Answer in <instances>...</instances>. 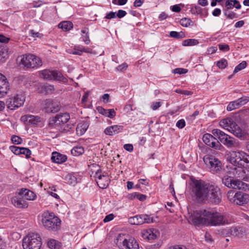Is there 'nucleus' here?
Returning a JSON list of instances; mask_svg holds the SVG:
<instances>
[{
  "instance_id": "1",
  "label": "nucleus",
  "mask_w": 249,
  "mask_h": 249,
  "mask_svg": "<svg viewBox=\"0 0 249 249\" xmlns=\"http://www.w3.org/2000/svg\"><path fill=\"white\" fill-rule=\"evenodd\" d=\"M189 221L197 226H219L227 223L223 213L210 208L194 211Z\"/></svg>"
},
{
  "instance_id": "2",
  "label": "nucleus",
  "mask_w": 249,
  "mask_h": 249,
  "mask_svg": "<svg viewBox=\"0 0 249 249\" xmlns=\"http://www.w3.org/2000/svg\"><path fill=\"white\" fill-rule=\"evenodd\" d=\"M70 116L68 113H60L49 119V124L50 126H54L62 132H67L73 128V124H67Z\"/></svg>"
},
{
  "instance_id": "3",
  "label": "nucleus",
  "mask_w": 249,
  "mask_h": 249,
  "mask_svg": "<svg viewBox=\"0 0 249 249\" xmlns=\"http://www.w3.org/2000/svg\"><path fill=\"white\" fill-rule=\"evenodd\" d=\"M227 159L235 166L249 168V155L242 151L229 152L227 154Z\"/></svg>"
},
{
  "instance_id": "4",
  "label": "nucleus",
  "mask_w": 249,
  "mask_h": 249,
  "mask_svg": "<svg viewBox=\"0 0 249 249\" xmlns=\"http://www.w3.org/2000/svg\"><path fill=\"white\" fill-rule=\"evenodd\" d=\"M211 184L206 183L201 180L193 181L192 192L198 202H205Z\"/></svg>"
},
{
  "instance_id": "5",
  "label": "nucleus",
  "mask_w": 249,
  "mask_h": 249,
  "mask_svg": "<svg viewBox=\"0 0 249 249\" xmlns=\"http://www.w3.org/2000/svg\"><path fill=\"white\" fill-rule=\"evenodd\" d=\"M42 223L50 231H57L60 227L61 220L53 213L44 212L42 215Z\"/></svg>"
},
{
  "instance_id": "6",
  "label": "nucleus",
  "mask_w": 249,
  "mask_h": 249,
  "mask_svg": "<svg viewBox=\"0 0 249 249\" xmlns=\"http://www.w3.org/2000/svg\"><path fill=\"white\" fill-rule=\"evenodd\" d=\"M220 125L223 128L228 130L236 137L244 139L246 133L238 126L232 118H227L221 120Z\"/></svg>"
},
{
  "instance_id": "7",
  "label": "nucleus",
  "mask_w": 249,
  "mask_h": 249,
  "mask_svg": "<svg viewBox=\"0 0 249 249\" xmlns=\"http://www.w3.org/2000/svg\"><path fill=\"white\" fill-rule=\"evenodd\" d=\"M41 246V239L37 233H29L23 239L22 246L24 249H40Z\"/></svg>"
},
{
  "instance_id": "8",
  "label": "nucleus",
  "mask_w": 249,
  "mask_h": 249,
  "mask_svg": "<svg viewBox=\"0 0 249 249\" xmlns=\"http://www.w3.org/2000/svg\"><path fill=\"white\" fill-rule=\"evenodd\" d=\"M227 196L230 202L237 205L243 206L249 202V195L244 192L235 193L230 190L228 192Z\"/></svg>"
},
{
  "instance_id": "9",
  "label": "nucleus",
  "mask_w": 249,
  "mask_h": 249,
  "mask_svg": "<svg viewBox=\"0 0 249 249\" xmlns=\"http://www.w3.org/2000/svg\"><path fill=\"white\" fill-rule=\"evenodd\" d=\"M213 134L218 138L219 140L228 148H233L236 146L235 140L218 129L212 130Z\"/></svg>"
},
{
  "instance_id": "10",
  "label": "nucleus",
  "mask_w": 249,
  "mask_h": 249,
  "mask_svg": "<svg viewBox=\"0 0 249 249\" xmlns=\"http://www.w3.org/2000/svg\"><path fill=\"white\" fill-rule=\"evenodd\" d=\"M115 243L121 249H139L138 242L132 237L125 239L119 235L116 238Z\"/></svg>"
},
{
  "instance_id": "11",
  "label": "nucleus",
  "mask_w": 249,
  "mask_h": 249,
  "mask_svg": "<svg viewBox=\"0 0 249 249\" xmlns=\"http://www.w3.org/2000/svg\"><path fill=\"white\" fill-rule=\"evenodd\" d=\"M40 77L47 80H56L61 81L64 83L68 82L67 78L64 77L61 72L57 71H50L49 70H44L39 71Z\"/></svg>"
},
{
  "instance_id": "12",
  "label": "nucleus",
  "mask_w": 249,
  "mask_h": 249,
  "mask_svg": "<svg viewBox=\"0 0 249 249\" xmlns=\"http://www.w3.org/2000/svg\"><path fill=\"white\" fill-rule=\"evenodd\" d=\"M205 202L213 205H218L221 201V195L220 189L213 185L209 188V193Z\"/></svg>"
},
{
  "instance_id": "13",
  "label": "nucleus",
  "mask_w": 249,
  "mask_h": 249,
  "mask_svg": "<svg viewBox=\"0 0 249 249\" xmlns=\"http://www.w3.org/2000/svg\"><path fill=\"white\" fill-rule=\"evenodd\" d=\"M21 63L27 68H34L41 66L42 62L40 58L32 54L23 55L21 60Z\"/></svg>"
},
{
  "instance_id": "14",
  "label": "nucleus",
  "mask_w": 249,
  "mask_h": 249,
  "mask_svg": "<svg viewBox=\"0 0 249 249\" xmlns=\"http://www.w3.org/2000/svg\"><path fill=\"white\" fill-rule=\"evenodd\" d=\"M203 161L205 164L213 173H217L222 170L221 162L213 156L206 155L203 157Z\"/></svg>"
},
{
  "instance_id": "15",
  "label": "nucleus",
  "mask_w": 249,
  "mask_h": 249,
  "mask_svg": "<svg viewBox=\"0 0 249 249\" xmlns=\"http://www.w3.org/2000/svg\"><path fill=\"white\" fill-rule=\"evenodd\" d=\"M25 101V98L22 95H17L8 98L6 101L7 108L13 110L21 106Z\"/></svg>"
},
{
  "instance_id": "16",
  "label": "nucleus",
  "mask_w": 249,
  "mask_h": 249,
  "mask_svg": "<svg viewBox=\"0 0 249 249\" xmlns=\"http://www.w3.org/2000/svg\"><path fill=\"white\" fill-rule=\"evenodd\" d=\"M43 105V110L47 113H54L59 111L61 108V105L58 101L51 99L44 101Z\"/></svg>"
},
{
  "instance_id": "17",
  "label": "nucleus",
  "mask_w": 249,
  "mask_h": 249,
  "mask_svg": "<svg viewBox=\"0 0 249 249\" xmlns=\"http://www.w3.org/2000/svg\"><path fill=\"white\" fill-rule=\"evenodd\" d=\"M12 204L17 208L26 209L28 207V203L24 199L18 189L11 197Z\"/></svg>"
},
{
  "instance_id": "18",
  "label": "nucleus",
  "mask_w": 249,
  "mask_h": 249,
  "mask_svg": "<svg viewBox=\"0 0 249 249\" xmlns=\"http://www.w3.org/2000/svg\"><path fill=\"white\" fill-rule=\"evenodd\" d=\"M153 222V218L147 214H139L131 217L128 222L132 225H141L143 223H150Z\"/></svg>"
},
{
  "instance_id": "19",
  "label": "nucleus",
  "mask_w": 249,
  "mask_h": 249,
  "mask_svg": "<svg viewBox=\"0 0 249 249\" xmlns=\"http://www.w3.org/2000/svg\"><path fill=\"white\" fill-rule=\"evenodd\" d=\"M95 178L96 183L100 188L105 189L108 186L109 178L107 173L102 174L101 172L98 171L95 174Z\"/></svg>"
},
{
  "instance_id": "20",
  "label": "nucleus",
  "mask_w": 249,
  "mask_h": 249,
  "mask_svg": "<svg viewBox=\"0 0 249 249\" xmlns=\"http://www.w3.org/2000/svg\"><path fill=\"white\" fill-rule=\"evenodd\" d=\"M203 141L208 146L215 149H219L221 144L213 135L206 133L203 135Z\"/></svg>"
},
{
  "instance_id": "21",
  "label": "nucleus",
  "mask_w": 249,
  "mask_h": 249,
  "mask_svg": "<svg viewBox=\"0 0 249 249\" xmlns=\"http://www.w3.org/2000/svg\"><path fill=\"white\" fill-rule=\"evenodd\" d=\"M9 89V83L6 77L0 73V98L3 97Z\"/></svg>"
},
{
  "instance_id": "22",
  "label": "nucleus",
  "mask_w": 249,
  "mask_h": 249,
  "mask_svg": "<svg viewBox=\"0 0 249 249\" xmlns=\"http://www.w3.org/2000/svg\"><path fill=\"white\" fill-rule=\"evenodd\" d=\"M21 121L26 124H33L34 125H37L40 122V118L37 116L26 115L21 117Z\"/></svg>"
},
{
  "instance_id": "23",
  "label": "nucleus",
  "mask_w": 249,
  "mask_h": 249,
  "mask_svg": "<svg viewBox=\"0 0 249 249\" xmlns=\"http://www.w3.org/2000/svg\"><path fill=\"white\" fill-rule=\"evenodd\" d=\"M244 233V231L241 227H233L226 231V234L234 237H242Z\"/></svg>"
},
{
  "instance_id": "24",
  "label": "nucleus",
  "mask_w": 249,
  "mask_h": 249,
  "mask_svg": "<svg viewBox=\"0 0 249 249\" xmlns=\"http://www.w3.org/2000/svg\"><path fill=\"white\" fill-rule=\"evenodd\" d=\"M18 190L22 197L28 200H34L36 197V195L33 191L28 189L21 188L18 189Z\"/></svg>"
},
{
  "instance_id": "25",
  "label": "nucleus",
  "mask_w": 249,
  "mask_h": 249,
  "mask_svg": "<svg viewBox=\"0 0 249 249\" xmlns=\"http://www.w3.org/2000/svg\"><path fill=\"white\" fill-rule=\"evenodd\" d=\"M123 129V126L119 125H114L106 128L104 132L106 135L112 136L119 133Z\"/></svg>"
},
{
  "instance_id": "26",
  "label": "nucleus",
  "mask_w": 249,
  "mask_h": 249,
  "mask_svg": "<svg viewBox=\"0 0 249 249\" xmlns=\"http://www.w3.org/2000/svg\"><path fill=\"white\" fill-rule=\"evenodd\" d=\"M51 159L53 162L61 164L66 161L67 157L65 155L61 154L57 152H53L52 153Z\"/></svg>"
},
{
  "instance_id": "27",
  "label": "nucleus",
  "mask_w": 249,
  "mask_h": 249,
  "mask_svg": "<svg viewBox=\"0 0 249 249\" xmlns=\"http://www.w3.org/2000/svg\"><path fill=\"white\" fill-rule=\"evenodd\" d=\"M245 171L242 167H234L230 171V174H232L233 176V178L235 179H242L244 178Z\"/></svg>"
},
{
  "instance_id": "28",
  "label": "nucleus",
  "mask_w": 249,
  "mask_h": 249,
  "mask_svg": "<svg viewBox=\"0 0 249 249\" xmlns=\"http://www.w3.org/2000/svg\"><path fill=\"white\" fill-rule=\"evenodd\" d=\"M89 127V123L87 122L83 121L78 124L76 128V132L78 136L83 135L88 128Z\"/></svg>"
},
{
  "instance_id": "29",
  "label": "nucleus",
  "mask_w": 249,
  "mask_h": 249,
  "mask_svg": "<svg viewBox=\"0 0 249 249\" xmlns=\"http://www.w3.org/2000/svg\"><path fill=\"white\" fill-rule=\"evenodd\" d=\"M156 230L152 229L147 230L142 233V237L148 240H154L157 238Z\"/></svg>"
},
{
  "instance_id": "30",
  "label": "nucleus",
  "mask_w": 249,
  "mask_h": 249,
  "mask_svg": "<svg viewBox=\"0 0 249 249\" xmlns=\"http://www.w3.org/2000/svg\"><path fill=\"white\" fill-rule=\"evenodd\" d=\"M100 113L110 118H113L116 115V112L113 109H105L102 107L98 108Z\"/></svg>"
},
{
  "instance_id": "31",
  "label": "nucleus",
  "mask_w": 249,
  "mask_h": 249,
  "mask_svg": "<svg viewBox=\"0 0 249 249\" xmlns=\"http://www.w3.org/2000/svg\"><path fill=\"white\" fill-rule=\"evenodd\" d=\"M242 180H243L240 179H233L231 188L238 189H246L248 187V185Z\"/></svg>"
},
{
  "instance_id": "32",
  "label": "nucleus",
  "mask_w": 249,
  "mask_h": 249,
  "mask_svg": "<svg viewBox=\"0 0 249 249\" xmlns=\"http://www.w3.org/2000/svg\"><path fill=\"white\" fill-rule=\"evenodd\" d=\"M58 27L64 31H68L73 28V24L70 21H64L58 24Z\"/></svg>"
},
{
  "instance_id": "33",
  "label": "nucleus",
  "mask_w": 249,
  "mask_h": 249,
  "mask_svg": "<svg viewBox=\"0 0 249 249\" xmlns=\"http://www.w3.org/2000/svg\"><path fill=\"white\" fill-rule=\"evenodd\" d=\"M48 246L51 249H59L61 247V244L58 241L51 239L48 242Z\"/></svg>"
},
{
  "instance_id": "34",
  "label": "nucleus",
  "mask_w": 249,
  "mask_h": 249,
  "mask_svg": "<svg viewBox=\"0 0 249 249\" xmlns=\"http://www.w3.org/2000/svg\"><path fill=\"white\" fill-rule=\"evenodd\" d=\"M233 180V177L228 176H224L222 179L223 184L229 188H231Z\"/></svg>"
},
{
  "instance_id": "35",
  "label": "nucleus",
  "mask_w": 249,
  "mask_h": 249,
  "mask_svg": "<svg viewBox=\"0 0 249 249\" xmlns=\"http://www.w3.org/2000/svg\"><path fill=\"white\" fill-rule=\"evenodd\" d=\"M199 43L198 40L196 39H187L184 40L182 42V45L183 46H195Z\"/></svg>"
},
{
  "instance_id": "36",
  "label": "nucleus",
  "mask_w": 249,
  "mask_h": 249,
  "mask_svg": "<svg viewBox=\"0 0 249 249\" xmlns=\"http://www.w3.org/2000/svg\"><path fill=\"white\" fill-rule=\"evenodd\" d=\"M84 152V149L82 146H75L71 150V153L74 156H78Z\"/></svg>"
},
{
  "instance_id": "37",
  "label": "nucleus",
  "mask_w": 249,
  "mask_h": 249,
  "mask_svg": "<svg viewBox=\"0 0 249 249\" xmlns=\"http://www.w3.org/2000/svg\"><path fill=\"white\" fill-rule=\"evenodd\" d=\"M240 107L239 104L238 102V100H236L235 101L231 102L227 107V109L228 111H231L234 109H237Z\"/></svg>"
},
{
  "instance_id": "38",
  "label": "nucleus",
  "mask_w": 249,
  "mask_h": 249,
  "mask_svg": "<svg viewBox=\"0 0 249 249\" xmlns=\"http://www.w3.org/2000/svg\"><path fill=\"white\" fill-rule=\"evenodd\" d=\"M179 22L181 25L183 27H188L194 25L193 21L191 19L186 18L181 19Z\"/></svg>"
},
{
  "instance_id": "39",
  "label": "nucleus",
  "mask_w": 249,
  "mask_h": 249,
  "mask_svg": "<svg viewBox=\"0 0 249 249\" xmlns=\"http://www.w3.org/2000/svg\"><path fill=\"white\" fill-rule=\"evenodd\" d=\"M246 66L247 62L245 61H242L235 68L233 73H235L238 71L244 69L246 67Z\"/></svg>"
},
{
  "instance_id": "40",
  "label": "nucleus",
  "mask_w": 249,
  "mask_h": 249,
  "mask_svg": "<svg viewBox=\"0 0 249 249\" xmlns=\"http://www.w3.org/2000/svg\"><path fill=\"white\" fill-rule=\"evenodd\" d=\"M7 52L3 48H0V61L4 62L5 59L7 57Z\"/></svg>"
},
{
  "instance_id": "41",
  "label": "nucleus",
  "mask_w": 249,
  "mask_h": 249,
  "mask_svg": "<svg viewBox=\"0 0 249 249\" xmlns=\"http://www.w3.org/2000/svg\"><path fill=\"white\" fill-rule=\"evenodd\" d=\"M227 61L225 59H222L217 62L216 65L219 68L223 69L227 67Z\"/></svg>"
},
{
  "instance_id": "42",
  "label": "nucleus",
  "mask_w": 249,
  "mask_h": 249,
  "mask_svg": "<svg viewBox=\"0 0 249 249\" xmlns=\"http://www.w3.org/2000/svg\"><path fill=\"white\" fill-rule=\"evenodd\" d=\"M239 105L241 107L247 104L249 102V97L248 96H243L237 99Z\"/></svg>"
},
{
  "instance_id": "43",
  "label": "nucleus",
  "mask_w": 249,
  "mask_h": 249,
  "mask_svg": "<svg viewBox=\"0 0 249 249\" xmlns=\"http://www.w3.org/2000/svg\"><path fill=\"white\" fill-rule=\"evenodd\" d=\"M11 141L15 144H19L22 142V139L17 135H13L11 137Z\"/></svg>"
},
{
  "instance_id": "44",
  "label": "nucleus",
  "mask_w": 249,
  "mask_h": 249,
  "mask_svg": "<svg viewBox=\"0 0 249 249\" xmlns=\"http://www.w3.org/2000/svg\"><path fill=\"white\" fill-rule=\"evenodd\" d=\"M44 89L46 92L48 94H51L54 90V87L49 84L45 85L44 86Z\"/></svg>"
},
{
  "instance_id": "45",
  "label": "nucleus",
  "mask_w": 249,
  "mask_h": 249,
  "mask_svg": "<svg viewBox=\"0 0 249 249\" xmlns=\"http://www.w3.org/2000/svg\"><path fill=\"white\" fill-rule=\"evenodd\" d=\"M21 148L22 147H19L16 146H11L10 147L11 151L15 155H17L21 154Z\"/></svg>"
},
{
  "instance_id": "46",
  "label": "nucleus",
  "mask_w": 249,
  "mask_h": 249,
  "mask_svg": "<svg viewBox=\"0 0 249 249\" xmlns=\"http://www.w3.org/2000/svg\"><path fill=\"white\" fill-rule=\"evenodd\" d=\"M31 153V151L29 149L27 148L22 147L21 154L25 155L27 158H29L30 157Z\"/></svg>"
},
{
  "instance_id": "47",
  "label": "nucleus",
  "mask_w": 249,
  "mask_h": 249,
  "mask_svg": "<svg viewBox=\"0 0 249 249\" xmlns=\"http://www.w3.org/2000/svg\"><path fill=\"white\" fill-rule=\"evenodd\" d=\"M191 12L193 14H200L202 13V9L198 6H196L191 8Z\"/></svg>"
},
{
  "instance_id": "48",
  "label": "nucleus",
  "mask_w": 249,
  "mask_h": 249,
  "mask_svg": "<svg viewBox=\"0 0 249 249\" xmlns=\"http://www.w3.org/2000/svg\"><path fill=\"white\" fill-rule=\"evenodd\" d=\"M188 72V70L183 68H176L173 70V73L175 74H185Z\"/></svg>"
},
{
  "instance_id": "49",
  "label": "nucleus",
  "mask_w": 249,
  "mask_h": 249,
  "mask_svg": "<svg viewBox=\"0 0 249 249\" xmlns=\"http://www.w3.org/2000/svg\"><path fill=\"white\" fill-rule=\"evenodd\" d=\"M218 47L220 50L224 52H228L230 50V47L228 44H219Z\"/></svg>"
},
{
  "instance_id": "50",
  "label": "nucleus",
  "mask_w": 249,
  "mask_h": 249,
  "mask_svg": "<svg viewBox=\"0 0 249 249\" xmlns=\"http://www.w3.org/2000/svg\"><path fill=\"white\" fill-rule=\"evenodd\" d=\"M166 249H189L186 246L180 245H175L169 247Z\"/></svg>"
},
{
  "instance_id": "51",
  "label": "nucleus",
  "mask_w": 249,
  "mask_h": 249,
  "mask_svg": "<svg viewBox=\"0 0 249 249\" xmlns=\"http://www.w3.org/2000/svg\"><path fill=\"white\" fill-rule=\"evenodd\" d=\"M185 121L184 119L178 120L176 123V126L179 129L183 128L185 126Z\"/></svg>"
},
{
  "instance_id": "52",
  "label": "nucleus",
  "mask_w": 249,
  "mask_h": 249,
  "mask_svg": "<svg viewBox=\"0 0 249 249\" xmlns=\"http://www.w3.org/2000/svg\"><path fill=\"white\" fill-rule=\"evenodd\" d=\"M224 15L229 19H233L237 17L236 13L231 11L229 13L226 11L224 13Z\"/></svg>"
},
{
  "instance_id": "53",
  "label": "nucleus",
  "mask_w": 249,
  "mask_h": 249,
  "mask_svg": "<svg viewBox=\"0 0 249 249\" xmlns=\"http://www.w3.org/2000/svg\"><path fill=\"white\" fill-rule=\"evenodd\" d=\"M233 0H227L225 2V6L228 9L232 8L234 7Z\"/></svg>"
},
{
  "instance_id": "54",
  "label": "nucleus",
  "mask_w": 249,
  "mask_h": 249,
  "mask_svg": "<svg viewBox=\"0 0 249 249\" xmlns=\"http://www.w3.org/2000/svg\"><path fill=\"white\" fill-rule=\"evenodd\" d=\"M127 0H112V3L114 4L123 5L126 3Z\"/></svg>"
},
{
  "instance_id": "55",
  "label": "nucleus",
  "mask_w": 249,
  "mask_h": 249,
  "mask_svg": "<svg viewBox=\"0 0 249 249\" xmlns=\"http://www.w3.org/2000/svg\"><path fill=\"white\" fill-rule=\"evenodd\" d=\"M136 196V198H137L140 201H144L146 199V196L144 195L141 194L139 193H135Z\"/></svg>"
},
{
  "instance_id": "56",
  "label": "nucleus",
  "mask_w": 249,
  "mask_h": 249,
  "mask_svg": "<svg viewBox=\"0 0 249 249\" xmlns=\"http://www.w3.org/2000/svg\"><path fill=\"white\" fill-rule=\"evenodd\" d=\"M82 36L83 38V40L85 43L86 44H89L90 41L89 38V33H88L87 34H86L85 35H82Z\"/></svg>"
},
{
  "instance_id": "57",
  "label": "nucleus",
  "mask_w": 249,
  "mask_h": 249,
  "mask_svg": "<svg viewBox=\"0 0 249 249\" xmlns=\"http://www.w3.org/2000/svg\"><path fill=\"white\" fill-rule=\"evenodd\" d=\"M79 49L74 48V50L70 53L72 54L81 55L82 54V50H81V47H79Z\"/></svg>"
},
{
  "instance_id": "58",
  "label": "nucleus",
  "mask_w": 249,
  "mask_h": 249,
  "mask_svg": "<svg viewBox=\"0 0 249 249\" xmlns=\"http://www.w3.org/2000/svg\"><path fill=\"white\" fill-rule=\"evenodd\" d=\"M124 148L129 152H132L133 150V146L131 144H125L124 145Z\"/></svg>"
},
{
  "instance_id": "59",
  "label": "nucleus",
  "mask_w": 249,
  "mask_h": 249,
  "mask_svg": "<svg viewBox=\"0 0 249 249\" xmlns=\"http://www.w3.org/2000/svg\"><path fill=\"white\" fill-rule=\"evenodd\" d=\"M161 105V104L160 102H154L152 104V108L154 110H157L159 108Z\"/></svg>"
},
{
  "instance_id": "60",
  "label": "nucleus",
  "mask_w": 249,
  "mask_h": 249,
  "mask_svg": "<svg viewBox=\"0 0 249 249\" xmlns=\"http://www.w3.org/2000/svg\"><path fill=\"white\" fill-rule=\"evenodd\" d=\"M116 13L113 12H110L107 14L105 17L107 19H111L116 17Z\"/></svg>"
},
{
  "instance_id": "61",
  "label": "nucleus",
  "mask_w": 249,
  "mask_h": 249,
  "mask_svg": "<svg viewBox=\"0 0 249 249\" xmlns=\"http://www.w3.org/2000/svg\"><path fill=\"white\" fill-rule=\"evenodd\" d=\"M114 215L112 214V213H110L107 215L104 219V222H108L110 221H111V220H112L113 218H114Z\"/></svg>"
},
{
  "instance_id": "62",
  "label": "nucleus",
  "mask_w": 249,
  "mask_h": 249,
  "mask_svg": "<svg viewBox=\"0 0 249 249\" xmlns=\"http://www.w3.org/2000/svg\"><path fill=\"white\" fill-rule=\"evenodd\" d=\"M126 15V12L123 10H119L117 14V16L119 18H122Z\"/></svg>"
},
{
  "instance_id": "63",
  "label": "nucleus",
  "mask_w": 249,
  "mask_h": 249,
  "mask_svg": "<svg viewBox=\"0 0 249 249\" xmlns=\"http://www.w3.org/2000/svg\"><path fill=\"white\" fill-rule=\"evenodd\" d=\"M127 65L126 63H124L119 66H118L117 68V70L120 71H123L125 70L127 68Z\"/></svg>"
},
{
  "instance_id": "64",
  "label": "nucleus",
  "mask_w": 249,
  "mask_h": 249,
  "mask_svg": "<svg viewBox=\"0 0 249 249\" xmlns=\"http://www.w3.org/2000/svg\"><path fill=\"white\" fill-rule=\"evenodd\" d=\"M104 103H107L109 102V95L107 93L104 94L101 98Z\"/></svg>"
}]
</instances>
